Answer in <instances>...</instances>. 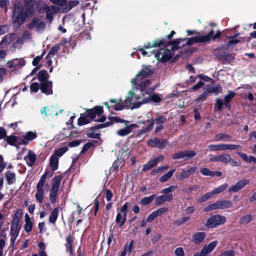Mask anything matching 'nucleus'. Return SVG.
Here are the masks:
<instances>
[{
  "instance_id": "nucleus-1",
  "label": "nucleus",
  "mask_w": 256,
  "mask_h": 256,
  "mask_svg": "<svg viewBox=\"0 0 256 256\" xmlns=\"http://www.w3.org/2000/svg\"><path fill=\"white\" fill-rule=\"evenodd\" d=\"M221 36V32L218 30L214 34V30H212L206 35L198 36L190 38H178L167 43V45H172V50H178L185 46H191L198 43H206L212 40H214L219 38Z\"/></svg>"
},
{
  "instance_id": "nucleus-2",
  "label": "nucleus",
  "mask_w": 256,
  "mask_h": 256,
  "mask_svg": "<svg viewBox=\"0 0 256 256\" xmlns=\"http://www.w3.org/2000/svg\"><path fill=\"white\" fill-rule=\"evenodd\" d=\"M24 6H14L12 20L18 27L34 16L35 12L36 0H24Z\"/></svg>"
},
{
  "instance_id": "nucleus-3",
  "label": "nucleus",
  "mask_w": 256,
  "mask_h": 256,
  "mask_svg": "<svg viewBox=\"0 0 256 256\" xmlns=\"http://www.w3.org/2000/svg\"><path fill=\"white\" fill-rule=\"evenodd\" d=\"M168 42L164 38L156 39L152 42H148L144 44V48L148 49L152 48H160L159 50H154L153 52L155 57L160 62H163L170 60L172 58L171 51L167 48L170 45H167Z\"/></svg>"
},
{
  "instance_id": "nucleus-4",
  "label": "nucleus",
  "mask_w": 256,
  "mask_h": 256,
  "mask_svg": "<svg viewBox=\"0 0 256 256\" xmlns=\"http://www.w3.org/2000/svg\"><path fill=\"white\" fill-rule=\"evenodd\" d=\"M86 114H81L78 120L79 126L86 125L90 123L92 120H94L96 116H100L104 112L102 106H98L90 109H86Z\"/></svg>"
},
{
  "instance_id": "nucleus-5",
  "label": "nucleus",
  "mask_w": 256,
  "mask_h": 256,
  "mask_svg": "<svg viewBox=\"0 0 256 256\" xmlns=\"http://www.w3.org/2000/svg\"><path fill=\"white\" fill-rule=\"evenodd\" d=\"M54 172H50L48 170H46L42 176L39 182L36 186V192L35 194V198L40 204L43 202V198L44 197V186L46 182V177L48 176L49 178L52 176Z\"/></svg>"
},
{
  "instance_id": "nucleus-6",
  "label": "nucleus",
  "mask_w": 256,
  "mask_h": 256,
  "mask_svg": "<svg viewBox=\"0 0 256 256\" xmlns=\"http://www.w3.org/2000/svg\"><path fill=\"white\" fill-rule=\"evenodd\" d=\"M166 121V118L165 116L158 114L154 119L148 121V126L146 127H143L141 130H139L136 134V136L140 137L144 134L150 132L154 128V122L156 124H162L165 123Z\"/></svg>"
},
{
  "instance_id": "nucleus-7",
  "label": "nucleus",
  "mask_w": 256,
  "mask_h": 256,
  "mask_svg": "<svg viewBox=\"0 0 256 256\" xmlns=\"http://www.w3.org/2000/svg\"><path fill=\"white\" fill-rule=\"evenodd\" d=\"M62 178V176L60 174L55 176L52 180V188L49 194L50 200L52 204H54L56 202L58 193Z\"/></svg>"
},
{
  "instance_id": "nucleus-8",
  "label": "nucleus",
  "mask_w": 256,
  "mask_h": 256,
  "mask_svg": "<svg viewBox=\"0 0 256 256\" xmlns=\"http://www.w3.org/2000/svg\"><path fill=\"white\" fill-rule=\"evenodd\" d=\"M208 148L211 151L220 150H242V147L240 144H210Z\"/></svg>"
},
{
  "instance_id": "nucleus-9",
  "label": "nucleus",
  "mask_w": 256,
  "mask_h": 256,
  "mask_svg": "<svg viewBox=\"0 0 256 256\" xmlns=\"http://www.w3.org/2000/svg\"><path fill=\"white\" fill-rule=\"evenodd\" d=\"M226 222V218L220 214H216L209 218L206 222V226L208 228H212L217 227L218 226L222 225Z\"/></svg>"
},
{
  "instance_id": "nucleus-10",
  "label": "nucleus",
  "mask_w": 256,
  "mask_h": 256,
  "mask_svg": "<svg viewBox=\"0 0 256 256\" xmlns=\"http://www.w3.org/2000/svg\"><path fill=\"white\" fill-rule=\"evenodd\" d=\"M138 78H135L132 80V84L134 86H136L137 88H139L142 95L144 96L146 94H149L150 91L148 87L151 84L150 80H147L140 82V83H138Z\"/></svg>"
},
{
  "instance_id": "nucleus-11",
  "label": "nucleus",
  "mask_w": 256,
  "mask_h": 256,
  "mask_svg": "<svg viewBox=\"0 0 256 256\" xmlns=\"http://www.w3.org/2000/svg\"><path fill=\"white\" fill-rule=\"evenodd\" d=\"M168 144L166 140L160 139L158 138L149 139L147 141V144L152 148H156L160 150L164 148Z\"/></svg>"
},
{
  "instance_id": "nucleus-12",
  "label": "nucleus",
  "mask_w": 256,
  "mask_h": 256,
  "mask_svg": "<svg viewBox=\"0 0 256 256\" xmlns=\"http://www.w3.org/2000/svg\"><path fill=\"white\" fill-rule=\"evenodd\" d=\"M108 126H110V124H108V122L92 126L90 128L89 131L86 133L87 136L90 138L98 139L100 138V134L99 133H94V131Z\"/></svg>"
},
{
  "instance_id": "nucleus-13",
  "label": "nucleus",
  "mask_w": 256,
  "mask_h": 256,
  "mask_svg": "<svg viewBox=\"0 0 256 256\" xmlns=\"http://www.w3.org/2000/svg\"><path fill=\"white\" fill-rule=\"evenodd\" d=\"M40 19L38 17H34L31 22L28 24V28L32 30L35 27L36 31L44 30L45 29L46 24L44 22H39Z\"/></svg>"
},
{
  "instance_id": "nucleus-14",
  "label": "nucleus",
  "mask_w": 256,
  "mask_h": 256,
  "mask_svg": "<svg viewBox=\"0 0 256 256\" xmlns=\"http://www.w3.org/2000/svg\"><path fill=\"white\" fill-rule=\"evenodd\" d=\"M22 216V210L21 208L18 210L14 213L12 218L10 230H20V226H19V222Z\"/></svg>"
},
{
  "instance_id": "nucleus-15",
  "label": "nucleus",
  "mask_w": 256,
  "mask_h": 256,
  "mask_svg": "<svg viewBox=\"0 0 256 256\" xmlns=\"http://www.w3.org/2000/svg\"><path fill=\"white\" fill-rule=\"evenodd\" d=\"M40 90L46 95L52 94V82L50 80L40 82Z\"/></svg>"
},
{
  "instance_id": "nucleus-16",
  "label": "nucleus",
  "mask_w": 256,
  "mask_h": 256,
  "mask_svg": "<svg viewBox=\"0 0 256 256\" xmlns=\"http://www.w3.org/2000/svg\"><path fill=\"white\" fill-rule=\"evenodd\" d=\"M250 180L248 179H244L238 181L234 185H233L228 189L230 192H236L240 190L242 188L248 184Z\"/></svg>"
},
{
  "instance_id": "nucleus-17",
  "label": "nucleus",
  "mask_w": 256,
  "mask_h": 256,
  "mask_svg": "<svg viewBox=\"0 0 256 256\" xmlns=\"http://www.w3.org/2000/svg\"><path fill=\"white\" fill-rule=\"evenodd\" d=\"M198 78H200V80L196 85L194 86L191 88L192 90L194 91L198 88H201L204 84V83L202 82V80L206 82H210L211 81H212V79L211 78L206 76H204L200 74L198 75Z\"/></svg>"
},
{
  "instance_id": "nucleus-18",
  "label": "nucleus",
  "mask_w": 256,
  "mask_h": 256,
  "mask_svg": "<svg viewBox=\"0 0 256 256\" xmlns=\"http://www.w3.org/2000/svg\"><path fill=\"white\" fill-rule=\"evenodd\" d=\"M196 170V166H188V170H182L178 176V180H182L186 178H188L190 175L193 174Z\"/></svg>"
},
{
  "instance_id": "nucleus-19",
  "label": "nucleus",
  "mask_w": 256,
  "mask_h": 256,
  "mask_svg": "<svg viewBox=\"0 0 256 256\" xmlns=\"http://www.w3.org/2000/svg\"><path fill=\"white\" fill-rule=\"evenodd\" d=\"M15 34H9L4 37L0 42V48H4L9 46L14 38Z\"/></svg>"
},
{
  "instance_id": "nucleus-20",
  "label": "nucleus",
  "mask_w": 256,
  "mask_h": 256,
  "mask_svg": "<svg viewBox=\"0 0 256 256\" xmlns=\"http://www.w3.org/2000/svg\"><path fill=\"white\" fill-rule=\"evenodd\" d=\"M150 66H144L136 75V77L138 78L141 77L142 79L146 78L149 76H150L153 73L154 71L151 70L150 68Z\"/></svg>"
},
{
  "instance_id": "nucleus-21",
  "label": "nucleus",
  "mask_w": 256,
  "mask_h": 256,
  "mask_svg": "<svg viewBox=\"0 0 256 256\" xmlns=\"http://www.w3.org/2000/svg\"><path fill=\"white\" fill-rule=\"evenodd\" d=\"M218 58L222 64H228L234 60V57L231 54L224 52L218 55Z\"/></svg>"
},
{
  "instance_id": "nucleus-22",
  "label": "nucleus",
  "mask_w": 256,
  "mask_h": 256,
  "mask_svg": "<svg viewBox=\"0 0 256 256\" xmlns=\"http://www.w3.org/2000/svg\"><path fill=\"white\" fill-rule=\"evenodd\" d=\"M173 198L172 194L168 195H162L157 197L155 200V204L156 205H161L165 202H170Z\"/></svg>"
},
{
  "instance_id": "nucleus-23",
  "label": "nucleus",
  "mask_w": 256,
  "mask_h": 256,
  "mask_svg": "<svg viewBox=\"0 0 256 256\" xmlns=\"http://www.w3.org/2000/svg\"><path fill=\"white\" fill-rule=\"evenodd\" d=\"M214 140L216 142H232V137L230 134L220 132L214 136Z\"/></svg>"
},
{
  "instance_id": "nucleus-24",
  "label": "nucleus",
  "mask_w": 256,
  "mask_h": 256,
  "mask_svg": "<svg viewBox=\"0 0 256 256\" xmlns=\"http://www.w3.org/2000/svg\"><path fill=\"white\" fill-rule=\"evenodd\" d=\"M24 159L26 160V164L28 166H32L36 160V156L32 151L29 150Z\"/></svg>"
},
{
  "instance_id": "nucleus-25",
  "label": "nucleus",
  "mask_w": 256,
  "mask_h": 256,
  "mask_svg": "<svg viewBox=\"0 0 256 256\" xmlns=\"http://www.w3.org/2000/svg\"><path fill=\"white\" fill-rule=\"evenodd\" d=\"M35 6L40 13L43 12H48L50 11V7L41 1H38V2H36Z\"/></svg>"
},
{
  "instance_id": "nucleus-26",
  "label": "nucleus",
  "mask_w": 256,
  "mask_h": 256,
  "mask_svg": "<svg viewBox=\"0 0 256 256\" xmlns=\"http://www.w3.org/2000/svg\"><path fill=\"white\" fill-rule=\"evenodd\" d=\"M206 236V234L204 232H197L192 236V241L196 244H198L201 243Z\"/></svg>"
},
{
  "instance_id": "nucleus-27",
  "label": "nucleus",
  "mask_w": 256,
  "mask_h": 256,
  "mask_svg": "<svg viewBox=\"0 0 256 256\" xmlns=\"http://www.w3.org/2000/svg\"><path fill=\"white\" fill-rule=\"evenodd\" d=\"M236 154L240 156L244 160L252 163L254 162V164H256V158L252 156H248V155L243 152H240V150H236Z\"/></svg>"
},
{
  "instance_id": "nucleus-28",
  "label": "nucleus",
  "mask_w": 256,
  "mask_h": 256,
  "mask_svg": "<svg viewBox=\"0 0 256 256\" xmlns=\"http://www.w3.org/2000/svg\"><path fill=\"white\" fill-rule=\"evenodd\" d=\"M240 42V40L238 39H230L228 42L225 44H222L220 48V49L228 50L229 48H234L236 44Z\"/></svg>"
},
{
  "instance_id": "nucleus-29",
  "label": "nucleus",
  "mask_w": 256,
  "mask_h": 256,
  "mask_svg": "<svg viewBox=\"0 0 256 256\" xmlns=\"http://www.w3.org/2000/svg\"><path fill=\"white\" fill-rule=\"evenodd\" d=\"M121 212H118L116 218L115 222L118 224V227L122 228L126 220V214H122Z\"/></svg>"
},
{
  "instance_id": "nucleus-30",
  "label": "nucleus",
  "mask_w": 256,
  "mask_h": 256,
  "mask_svg": "<svg viewBox=\"0 0 256 256\" xmlns=\"http://www.w3.org/2000/svg\"><path fill=\"white\" fill-rule=\"evenodd\" d=\"M4 175L6 180L7 184L8 185H11L15 183L16 181V176L15 173L12 172L10 170H8L5 173Z\"/></svg>"
},
{
  "instance_id": "nucleus-31",
  "label": "nucleus",
  "mask_w": 256,
  "mask_h": 256,
  "mask_svg": "<svg viewBox=\"0 0 256 256\" xmlns=\"http://www.w3.org/2000/svg\"><path fill=\"white\" fill-rule=\"evenodd\" d=\"M49 76L48 72L45 70H42L38 74L36 78L40 82H42L48 80Z\"/></svg>"
},
{
  "instance_id": "nucleus-32",
  "label": "nucleus",
  "mask_w": 256,
  "mask_h": 256,
  "mask_svg": "<svg viewBox=\"0 0 256 256\" xmlns=\"http://www.w3.org/2000/svg\"><path fill=\"white\" fill-rule=\"evenodd\" d=\"M161 100L160 97L156 94H154L152 96H150V94H148V96L146 98H143L142 100V104H146L150 102H158Z\"/></svg>"
},
{
  "instance_id": "nucleus-33",
  "label": "nucleus",
  "mask_w": 256,
  "mask_h": 256,
  "mask_svg": "<svg viewBox=\"0 0 256 256\" xmlns=\"http://www.w3.org/2000/svg\"><path fill=\"white\" fill-rule=\"evenodd\" d=\"M218 209L224 210L226 208H231L232 206V202L230 200H222L217 201Z\"/></svg>"
},
{
  "instance_id": "nucleus-34",
  "label": "nucleus",
  "mask_w": 256,
  "mask_h": 256,
  "mask_svg": "<svg viewBox=\"0 0 256 256\" xmlns=\"http://www.w3.org/2000/svg\"><path fill=\"white\" fill-rule=\"evenodd\" d=\"M60 208L56 207L54 210L51 212L50 214L49 217V222L54 224H56V222L58 218V212H59Z\"/></svg>"
},
{
  "instance_id": "nucleus-35",
  "label": "nucleus",
  "mask_w": 256,
  "mask_h": 256,
  "mask_svg": "<svg viewBox=\"0 0 256 256\" xmlns=\"http://www.w3.org/2000/svg\"><path fill=\"white\" fill-rule=\"evenodd\" d=\"M50 166L53 171L56 170L58 168V159L56 155H52L50 159Z\"/></svg>"
},
{
  "instance_id": "nucleus-36",
  "label": "nucleus",
  "mask_w": 256,
  "mask_h": 256,
  "mask_svg": "<svg viewBox=\"0 0 256 256\" xmlns=\"http://www.w3.org/2000/svg\"><path fill=\"white\" fill-rule=\"evenodd\" d=\"M158 158H156L153 160H151L148 163L145 164L142 168V170L147 171L150 170L152 168L157 165L158 162Z\"/></svg>"
},
{
  "instance_id": "nucleus-37",
  "label": "nucleus",
  "mask_w": 256,
  "mask_h": 256,
  "mask_svg": "<svg viewBox=\"0 0 256 256\" xmlns=\"http://www.w3.org/2000/svg\"><path fill=\"white\" fill-rule=\"evenodd\" d=\"M6 140L7 144L12 146H16V142H18V136L14 135H10L6 138Z\"/></svg>"
},
{
  "instance_id": "nucleus-38",
  "label": "nucleus",
  "mask_w": 256,
  "mask_h": 256,
  "mask_svg": "<svg viewBox=\"0 0 256 256\" xmlns=\"http://www.w3.org/2000/svg\"><path fill=\"white\" fill-rule=\"evenodd\" d=\"M176 169L173 168L170 170L168 172L165 174L161 177H160L159 180L161 182H164L168 180L172 176L174 173L175 172Z\"/></svg>"
},
{
  "instance_id": "nucleus-39",
  "label": "nucleus",
  "mask_w": 256,
  "mask_h": 256,
  "mask_svg": "<svg viewBox=\"0 0 256 256\" xmlns=\"http://www.w3.org/2000/svg\"><path fill=\"white\" fill-rule=\"evenodd\" d=\"M110 102L112 103H115V104L112 106L115 110H120L124 108V106L121 104L122 102L121 100H117L112 98L110 100Z\"/></svg>"
},
{
  "instance_id": "nucleus-40",
  "label": "nucleus",
  "mask_w": 256,
  "mask_h": 256,
  "mask_svg": "<svg viewBox=\"0 0 256 256\" xmlns=\"http://www.w3.org/2000/svg\"><path fill=\"white\" fill-rule=\"evenodd\" d=\"M36 137V133L32 131H29L26 134L22 136V138H24L26 142H28L30 141L33 140Z\"/></svg>"
},
{
  "instance_id": "nucleus-41",
  "label": "nucleus",
  "mask_w": 256,
  "mask_h": 256,
  "mask_svg": "<svg viewBox=\"0 0 256 256\" xmlns=\"http://www.w3.org/2000/svg\"><path fill=\"white\" fill-rule=\"evenodd\" d=\"M206 92H208V94H209L215 93L218 94L221 92L222 88L220 86H212L210 85H208L206 87Z\"/></svg>"
},
{
  "instance_id": "nucleus-42",
  "label": "nucleus",
  "mask_w": 256,
  "mask_h": 256,
  "mask_svg": "<svg viewBox=\"0 0 256 256\" xmlns=\"http://www.w3.org/2000/svg\"><path fill=\"white\" fill-rule=\"evenodd\" d=\"M252 220V216L251 214H247L242 216L239 221L241 224H248Z\"/></svg>"
},
{
  "instance_id": "nucleus-43",
  "label": "nucleus",
  "mask_w": 256,
  "mask_h": 256,
  "mask_svg": "<svg viewBox=\"0 0 256 256\" xmlns=\"http://www.w3.org/2000/svg\"><path fill=\"white\" fill-rule=\"evenodd\" d=\"M66 248H69L70 252L71 254H72V252H73V248H72V243H73L74 240L72 239V236L70 234H68V237L66 238Z\"/></svg>"
},
{
  "instance_id": "nucleus-44",
  "label": "nucleus",
  "mask_w": 256,
  "mask_h": 256,
  "mask_svg": "<svg viewBox=\"0 0 256 256\" xmlns=\"http://www.w3.org/2000/svg\"><path fill=\"white\" fill-rule=\"evenodd\" d=\"M231 159V156L228 154H223L220 155L219 162H222L224 164H227L230 162V160Z\"/></svg>"
},
{
  "instance_id": "nucleus-45",
  "label": "nucleus",
  "mask_w": 256,
  "mask_h": 256,
  "mask_svg": "<svg viewBox=\"0 0 256 256\" xmlns=\"http://www.w3.org/2000/svg\"><path fill=\"white\" fill-rule=\"evenodd\" d=\"M155 196V194H152L149 196L143 198L140 200V204L144 206L149 204L152 202Z\"/></svg>"
},
{
  "instance_id": "nucleus-46",
  "label": "nucleus",
  "mask_w": 256,
  "mask_h": 256,
  "mask_svg": "<svg viewBox=\"0 0 256 256\" xmlns=\"http://www.w3.org/2000/svg\"><path fill=\"white\" fill-rule=\"evenodd\" d=\"M190 218L188 216H184L180 218H178L174 221V225L176 226H180L184 224L186 222L190 220Z\"/></svg>"
},
{
  "instance_id": "nucleus-47",
  "label": "nucleus",
  "mask_w": 256,
  "mask_h": 256,
  "mask_svg": "<svg viewBox=\"0 0 256 256\" xmlns=\"http://www.w3.org/2000/svg\"><path fill=\"white\" fill-rule=\"evenodd\" d=\"M108 118L110 121L107 122L110 124V126L114 123H122L124 122H126L125 120H122L118 116H110Z\"/></svg>"
},
{
  "instance_id": "nucleus-48",
  "label": "nucleus",
  "mask_w": 256,
  "mask_h": 256,
  "mask_svg": "<svg viewBox=\"0 0 256 256\" xmlns=\"http://www.w3.org/2000/svg\"><path fill=\"white\" fill-rule=\"evenodd\" d=\"M228 184L225 183L220 186L215 188L211 192L212 195L220 194L224 190L228 188Z\"/></svg>"
},
{
  "instance_id": "nucleus-49",
  "label": "nucleus",
  "mask_w": 256,
  "mask_h": 256,
  "mask_svg": "<svg viewBox=\"0 0 256 256\" xmlns=\"http://www.w3.org/2000/svg\"><path fill=\"white\" fill-rule=\"evenodd\" d=\"M68 146H64L62 148H60L58 149H56L54 150V154L53 155H56V156H62L68 150Z\"/></svg>"
},
{
  "instance_id": "nucleus-50",
  "label": "nucleus",
  "mask_w": 256,
  "mask_h": 256,
  "mask_svg": "<svg viewBox=\"0 0 256 256\" xmlns=\"http://www.w3.org/2000/svg\"><path fill=\"white\" fill-rule=\"evenodd\" d=\"M79 4L78 0H70L67 4L66 5L65 9L66 12L70 10L74 7L76 6Z\"/></svg>"
},
{
  "instance_id": "nucleus-51",
  "label": "nucleus",
  "mask_w": 256,
  "mask_h": 256,
  "mask_svg": "<svg viewBox=\"0 0 256 256\" xmlns=\"http://www.w3.org/2000/svg\"><path fill=\"white\" fill-rule=\"evenodd\" d=\"M236 96V93L232 90H228V94L224 97V102L230 103L231 100Z\"/></svg>"
},
{
  "instance_id": "nucleus-52",
  "label": "nucleus",
  "mask_w": 256,
  "mask_h": 256,
  "mask_svg": "<svg viewBox=\"0 0 256 256\" xmlns=\"http://www.w3.org/2000/svg\"><path fill=\"white\" fill-rule=\"evenodd\" d=\"M130 132L131 130H130V128H128V126L127 125L124 128L119 130L118 131L117 134L120 136H124L130 134Z\"/></svg>"
},
{
  "instance_id": "nucleus-53",
  "label": "nucleus",
  "mask_w": 256,
  "mask_h": 256,
  "mask_svg": "<svg viewBox=\"0 0 256 256\" xmlns=\"http://www.w3.org/2000/svg\"><path fill=\"white\" fill-rule=\"evenodd\" d=\"M212 196V194L211 192H207L202 196L200 197L198 199V202L199 203H202L208 200Z\"/></svg>"
},
{
  "instance_id": "nucleus-54",
  "label": "nucleus",
  "mask_w": 256,
  "mask_h": 256,
  "mask_svg": "<svg viewBox=\"0 0 256 256\" xmlns=\"http://www.w3.org/2000/svg\"><path fill=\"white\" fill-rule=\"evenodd\" d=\"M184 158H186V160L190 159L196 155V152L194 150H184Z\"/></svg>"
},
{
  "instance_id": "nucleus-55",
  "label": "nucleus",
  "mask_w": 256,
  "mask_h": 256,
  "mask_svg": "<svg viewBox=\"0 0 256 256\" xmlns=\"http://www.w3.org/2000/svg\"><path fill=\"white\" fill-rule=\"evenodd\" d=\"M40 88V84L37 82H32L31 84L30 89L31 92L36 93Z\"/></svg>"
},
{
  "instance_id": "nucleus-56",
  "label": "nucleus",
  "mask_w": 256,
  "mask_h": 256,
  "mask_svg": "<svg viewBox=\"0 0 256 256\" xmlns=\"http://www.w3.org/2000/svg\"><path fill=\"white\" fill-rule=\"evenodd\" d=\"M177 188V186H171L168 188H165L162 190L161 192L164 194V195H168L170 194L172 192L174 191Z\"/></svg>"
},
{
  "instance_id": "nucleus-57",
  "label": "nucleus",
  "mask_w": 256,
  "mask_h": 256,
  "mask_svg": "<svg viewBox=\"0 0 256 256\" xmlns=\"http://www.w3.org/2000/svg\"><path fill=\"white\" fill-rule=\"evenodd\" d=\"M218 204H217V202H214V204H208L204 208V212H208L212 211V210H218Z\"/></svg>"
},
{
  "instance_id": "nucleus-58",
  "label": "nucleus",
  "mask_w": 256,
  "mask_h": 256,
  "mask_svg": "<svg viewBox=\"0 0 256 256\" xmlns=\"http://www.w3.org/2000/svg\"><path fill=\"white\" fill-rule=\"evenodd\" d=\"M200 173L204 176H210L214 177L212 171H210L208 168H202L200 170Z\"/></svg>"
},
{
  "instance_id": "nucleus-59",
  "label": "nucleus",
  "mask_w": 256,
  "mask_h": 256,
  "mask_svg": "<svg viewBox=\"0 0 256 256\" xmlns=\"http://www.w3.org/2000/svg\"><path fill=\"white\" fill-rule=\"evenodd\" d=\"M208 96V92L205 90L198 96V98L196 100V102H199L200 101L204 102Z\"/></svg>"
},
{
  "instance_id": "nucleus-60",
  "label": "nucleus",
  "mask_w": 256,
  "mask_h": 256,
  "mask_svg": "<svg viewBox=\"0 0 256 256\" xmlns=\"http://www.w3.org/2000/svg\"><path fill=\"white\" fill-rule=\"evenodd\" d=\"M128 96L126 97V99L124 100V102L127 105H130L132 103V98L134 95V93L132 91H130L128 92Z\"/></svg>"
},
{
  "instance_id": "nucleus-61",
  "label": "nucleus",
  "mask_w": 256,
  "mask_h": 256,
  "mask_svg": "<svg viewBox=\"0 0 256 256\" xmlns=\"http://www.w3.org/2000/svg\"><path fill=\"white\" fill-rule=\"evenodd\" d=\"M130 205V203L126 202L120 208V212L122 214H126L127 216L128 212V208Z\"/></svg>"
},
{
  "instance_id": "nucleus-62",
  "label": "nucleus",
  "mask_w": 256,
  "mask_h": 256,
  "mask_svg": "<svg viewBox=\"0 0 256 256\" xmlns=\"http://www.w3.org/2000/svg\"><path fill=\"white\" fill-rule=\"evenodd\" d=\"M168 210V208H160L157 210L154 211V214L156 216H160L166 212Z\"/></svg>"
},
{
  "instance_id": "nucleus-63",
  "label": "nucleus",
  "mask_w": 256,
  "mask_h": 256,
  "mask_svg": "<svg viewBox=\"0 0 256 256\" xmlns=\"http://www.w3.org/2000/svg\"><path fill=\"white\" fill-rule=\"evenodd\" d=\"M33 224L32 221L26 222L24 226V228L26 232H30L32 228Z\"/></svg>"
},
{
  "instance_id": "nucleus-64",
  "label": "nucleus",
  "mask_w": 256,
  "mask_h": 256,
  "mask_svg": "<svg viewBox=\"0 0 256 256\" xmlns=\"http://www.w3.org/2000/svg\"><path fill=\"white\" fill-rule=\"evenodd\" d=\"M60 48L59 47L58 45L57 44L52 46L50 52H48V56H53L57 53Z\"/></svg>"
}]
</instances>
